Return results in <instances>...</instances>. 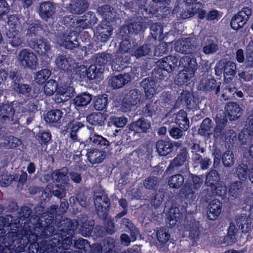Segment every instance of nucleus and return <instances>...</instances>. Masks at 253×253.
<instances>
[{"label": "nucleus", "instance_id": "nucleus-1", "mask_svg": "<svg viewBox=\"0 0 253 253\" xmlns=\"http://www.w3.org/2000/svg\"><path fill=\"white\" fill-rule=\"evenodd\" d=\"M17 62L25 69H34L38 65L36 54L29 49H21L16 56Z\"/></svg>", "mask_w": 253, "mask_h": 253}, {"label": "nucleus", "instance_id": "nucleus-2", "mask_svg": "<svg viewBox=\"0 0 253 253\" xmlns=\"http://www.w3.org/2000/svg\"><path fill=\"white\" fill-rule=\"evenodd\" d=\"M235 220L238 228L242 232L247 233L253 228V206L250 207V214L248 216L244 214L237 215Z\"/></svg>", "mask_w": 253, "mask_h": 253}, {"label": "nucleus", "instance_id": "nucleus-3", "mask_svg": "<svg viewBox=\"0 0 253 253\" xmlns=\"http://www.w3.org/2000/svg\"><path fill=\"white\" fill-rule=\"evenodd\" d=\"M29 45L40 55L49 57L52 54L51 46L49 42L43 38L30 41Z\"/></svg>", "mask_w": 253, "mask_h": 253}, {"label": "nucleus", "instance_id": "nucleus-4", "mask_svg": "<svg viewBox=\"0 0 253 253\" xmlns=\"http://www.w3.org/2000/svg\"><path fill=\"white\" fill-rule=\"evenodd\" d=\"M252 14V10L248 7L243 8L237 14L234 15L230 22L232 29L237 30L243 27L249 19Z\"/></svg>", "mask_w": 253, "mask_h": 253}, {"label": "nucleus", "instance_id": "nucleus-5", "mask_svg": "<svg viewBox=\"0 0 253 253\" xmlns=\"http://www.w3.org/2000/svg\"><path fill=\"white\" fill-rule=\"evenodd\" d=\"M202 8L203 5L201 3H192L191 4L186 6L185 8L181 11L180 16L182 19H187L198 14L199 17L203 19L205 17L206 13Z\"/></svg>", "mask_w": 253, "mask_h": 253}, {"label": "nucleus", "instance_id": "nucleus-6", "mask_svg": "<svg viewBox=\"0 0 253 253\" xmlns=\"http://www.w3.org/2000/svg\"><path fill=\"white\" fill-rule=\"evenodd\" d=\"M94 203L98 214L103 217H106L110 208V200L108 197L104 194L95 195Z\"/></svg>", "mask_w": 253, "mask_h": 253}, {"label": "nucleus", "instance_id": "nucleus-7", "mask_svg": "<svg viewBox=\"0 0 253 253\" xmlns=\"http://www.w3.org/2000/svg\"><path fill=\"white\" fill-rule=\"evenodd\" d=\"M196 48L194 41L187 38L177 40L174 43V49L182 54H190L194 52Z\"/></svg>", "mask_w": 253, "mask_h": 253}, {"label": "nucleus", "instance_id": "nucleus-8", "mask_svg": "<svg viewBox=\"0 0 253 253\" xmlns=\"http://www.w3.org/2000/svg\"><path fill=\"white\" fill-rule=\"evenodd\" d=\"M57 11V5L50 1L41 3L39 6V14L43 20L47 21L53 18Z\"/></svg>", "mask_w": 253, "mask_h": 253}, {"label": "nucleus", "instance_id": "nucleus-9", "mask_svg": "<svg viewBox=\"0 0 253 253\" xmlns=\"http://www.w3.org/2000/svg\"><path fill=\"white\" fill-rule=\"evenodd\" d=\"M140 84L144 90L146 98L148 99L152 98L164 87V85L157 84L150 78L144 79Z\"/></svg>", "mask_w": 253, "mask_h": 253}, {"label": "nucleus", "instance_id": "nucleus-10", "mask_svg": "<svg viewBox=\"0 0 253 253\" xmlns=\"http://www.w3.org/2000/svg\"><path fill=\"white\" fill-rule=\"evenodd\" d=\"M78 36L75 32H71L67 35L59 36L56 38V42L60 46L65 48L72 49L79 45L77 41Z\"/></svg>", "mask_w": 253, "mask_h": 253}, {"label": "nucleus", "instance_id": "nucleus-11", "mask_svg": "<svg viewBox=\"0 0 253 253\" xmlns=\"http://www.w3.org/2000/svg\"><path fill=\"white\" fill-rule=\"evenodd\" d=\"M141 97V92L138 89H131L125 95L123 98V106L127 111L130 109L131 106H134L140 102Z\"/></svg>", "mask_w": 253, "mask_h": 253}, {"label": "nucleus", "instance_id": "nucleus-12", "mask_svg": "<svg viewBox=\"0 0 253 253\" xmlns=\"http://www.w3.org/2000/svg\"><path fill=\"white\" fill-rule=\"evenodd\" d=\"M219 181V176L217 172L215 170L210 171L206 176L205 184L210 187L212 192L216 194H224L226 191V188L225 186L222 187L220 193L216 191L217 189V185Z\"/></svg>", "mask_w": 253, "mask_h": 253}, {"label": "nucleus", "instance_id": "nucleus-13", "mask_svg": "<svg viewBox=\"0 0 253 253\" xmlns=\"http://www.w3.org/2000/svg\"><path fill=\"white\" fill-rule=\"evenodd\" d=\"M55 63L57 68L64 71H71L75 68V61L69 55L58 54Z\"/></svg>", "mask_w": 253, "mask_h": 253}, {"label": "nucleus", "instance_id": "nucleus-14", "mask_svg": "<svg viewBox=\"0 0 253 253\" xmlns=\"http://www.w3.org/2000/svg\"><path fill=\"white\" fill-rule=\"evenodd\" d=\"M192 183L191 185H187L185 188L181 189V192L187 198H192L193 195L199 188L201 186L203 180L200 176L193 175L192 177Z\"/></svg>", "mask_w": 253, "mask_h": 253}, {"label": "nucleus", "instance_id": "nucleus-15", "mask_svg": "<svg viewBox=\"0 0 253 253\" xmlns=\"http://www.w3.org/2000/svg\"><path fill=\"white\" fill-rule=\"evenodd\" d=\"M177 58L174 56H168L159 60L157 64L160 67L168 73H172L177 63Z\"/></svg>", "mask_w": 253, "mask_h": 253}, {"label": "nucleus", "instance_id": "nucleus-16", "mask_svg": "<svg viewBox=\"0 0 253 253\" xmlns=\"http://www.w3.org/2000/svg\"><path fill=\"white\" fill-rule=\"evenodd\" d=\"M113 30V28L107 24L106 21H102L96 27L98 39L102 42H107L112 36Z\"/></svg>", "mask_w": 253, "mask_h": 253}, {"label": "nucleus", "instance_id": "nucleus-17", "mask_svg": "<svg viewBox=\"0 0 253 253\" xmlns=\"http://www.w3.org/2000/svg\"><path fill=\"white\" fill-rule=\"evenodd\" d=\"M222 211V204L219 200L214 199L209 204L207 211L208 218L214 220L220 215Z\"/></svg>", "mask_w": 253, "mask_h": 253}, {"label": "nucleus", "instance_id": "nucleus-18", "mask_svg": "<svg viewBox=\"0 0 253 253\" xmlns=\"http://www.w3.org/2000/svg\"><path fill=\"white\" fill-rule=\"evenodd\" d=\"M131 80L130 73L120 74L111 77L109 80V84L114 89L119 88L128 83Z\"/></svg>", "mask_w": 253, "mask_h": 253}, {"label": "nucleus", "instance_id": "nucleus-19", "mask_svg": "<svg viewBox=\"0 0 253 253\" xmlns=\"http://www.w3.org/2000/svg\"><path fill=\"white\" fill-rule=\"evenodd\" d=\"M225 112L230 120H235L241 117L242 109L237 103L230 102L225 105Z\"/></svg>", "mask_w": 253, "mask_h": 253}, {"label": "nucleus", "instance_id": "nucleus-20", "mask_svg": "<svg viewBox=\"0 0 253 253\" xmlns=\"http://www.w3.org/2000/svg\"><path fill=\"white\" fill-rule=\"evenodd\" d=\"M150 126V122L142 118L132 122L129 126V129L134 133H140L147 132Z\"/></svg>", "mask_w": 253, "mask_h": 253}, {"label": "nucleus", "instance_id": "nucleus-21", "mask_svg": "<svg viewBox=\"0 0 253 253\" xmlns=\"http://www.w3.org/2000/svg\"><path fill=\"white\" fill-rule=\"evenodd\" d=\"M188 153L185 150H182L181 152L176 156V157L171 162L168 167L169 170L173 169H178L180 167L185 166L186 167V162L187 161Z\"/></svg>", "mask_w": 253, "mask_h": 253}, {"label": "nucleus", "instance_id": "nucleus-22", "mask_svg": "<svg viewBox=\"0 0 253 253\" xmlns=\"http://www.w3.org/2000/svg\"><path fill=\"white\" fill-rule=\"evenodd\" d=\"M173 144L171 141L160 140L156 143L157 152L160 156H166L172 152Z\"/></svg>", "mask_w": 253, "mask_h": 253}, {"label": "nucleus", "instance_id": "nucleus-23", "mask_svg": "<svg viewBox=\"0 0 253 253\" xmlns=\"http://www.w3.org/2000/svg\"><path fill=\"white\" fill-rule=\"evenodd\" d=\"M88 161L93 164L102 163L106 157V153L103 151L97 149H88L86 153Z\"/></svg>", "mask_w": 253, "mask_h": 253}, {"label": "nucleus", "instance_id": "nucleus-24", "mask_svg": "<svg viewBox=\"0 0 253 253\" xmlns=\"http://www.w3.org/2000/svg\"><path fill=\"white\" fill-rule=\"evenodd\" d=\"M236 74V65L232 61L226 62L223 67V75L225 82L229 83Z\"/></svg>", "mask_w": 253, "mask_h": 253}, {"label": "nucleus", "instance_id": "nucleus-25", "mask_svg": "<svg viewBox=\"0 0 253 253\" xmlns=\"http://www.w3.org/2000/svg\"><path fill=\"white\" fill-rule=\"evenodd\" d=\"M146 28V22L142 18L130 22L125 27V29L127 30L128 34H136L141 31H143Z\"/></svg>", "mask_w": 253, "mask_h": 253}, {"label": "nucleus", "instance_id": "nucleus-26", "mask_svg": "<svg viewBox=\"0 0 253 253\" xmlns=\"http://www.w3.org/2000/svg\"><path fill=\"white\" fill-rule=\"evenodd\" d=\"M198 88L200 90L206 91H210L216 89V94L219 90V87L217 85L216 81L212 78H202L199 84Z\"/></svg>", "mask_w": 253, "mask_h": 253}, {"label": "nucleus", "instance_id": "nucleus-27", "mask_svg": "<svg viewBox=\"0 0 253 253\" xmlns=\"http://www.w3.org/2000/svg\"><path fill=\"white\" fill-rule=\"evenodd\" d=\"M98 13L106 21L109 22L116 18L117 17L116 12L114 11V8H112L109 5H104L99 7L97 9Z\"/></svg>", "mask_w": 253, "mask_h": 253}, {"label": "nucleus", "instance_id": "nucleus-28", "mask_svg": "<svg viewBox=\"0 0 253 253\" xmlns=\"http://www.w3.org/2000/svg\"><path fill=\"white\" fill-rule=\"evenodd\" d=\"M74 92V88L72 86H62L59 88L56 95L58 98L55 100L58 103L68 100L73 96Z\"/></svg>", "mask_w": 253, "mask_h": 253}, {"label": "nucleus", "instance_id": "nucleus-29", "mask_svg": "<svg viewBox=\"0 0 253 253\" xmlns=\"http://www.w3.org/2000/svg\"><path fill=\"white\" fill-rule=\"evenodd\" d=\"M219 50L217 41L213 38L207 37L203 45V52L206 54H212Z\"/></svg>", "mask_w": 253, "mask_h": 253}, {"label": "nucleus", "instance_id": "nucleus-30", "mask_svg": "<svg viewBox=\"0 0 253 253\" xmlns=\"http://www.w3.org/2000/svg\"><path fill=\"white\" fill-rule=\"evenodd\" d=\"M15 111L13 107L9 104H3L0 106V119L3 122H7L13 120Z\"/></svg>", "mask_w": 253, "mask_h": 253}, {"label": "nucleus", "instance_id": "nucleus-31", "mask_svg": "<svg viewBox=\"0 0 253 253\" xmlns=\"http://www.w3.org/2000/svg\"><path fill=\"white\" fill-rule=\"evenodd\" d=\"M84 127V125L81 122H73L69 124L67 129V132L69 133L70 138L74 142L80 141V138L77 133Z\"/></svg>", "mask_w": 253, "mask_h": 253}, {"label": "nucleus", "instance_id": "nucleus-32", "mask_svg": "<svg viewBox=\"0 0 253 253\" xmlns=\"http://www.w3.org/2000/svg\"><path fill=\"white\" fill-rule=\"evenodd\" d=\"M88 4L85 0H76L70 4V10L73 14H80L88 8Z\"/></svg>", "mask_w": 253, "mask_h": 253}, {"label": "nucleus", "instance_id": "nucleus-33", "mask_svg": "<svg viewBox=\"0 0 253 253\" xmlns=\"http://www.w3.org/2000/svg\"><path fill=\"white\" fill-rule=\"evenodd\" d=\"M197 65L196 59L185 56L180 59L178 66L179 68H182L183 69L196 71Z\"/></svg>", "mask_w": 253, "mask_h": 253}, {"label": "nucleus", "instance_id": "nucleus-34", "mask_svg": "<svg viewBox=\"0 0 253 253\" xmlns=\"http://www.w3.org/2000/svg\"><path fill=\"white\" fill-rule=\"evenodd\" d=\"M187 116L186 112L181 110L177 113L175 119V123L184 131H186L189 127V122Z\"/></svg>", "mask_w": 253, "mask_h": 253}, {"label": "nucleus", "instance_id": "nucleus-35", "mask_svg": "<svg viewBox=\"0 0 253 253\" xmlns=\"http://www.w3.org/2000/svg\"><path fill=\"white\" fill-rule=\"evenodd\" d=\"M65 224L64 228L61 230L63 232L66 233L68 236L65 238L64 241L66 240L68 242V244L71 245L72 243L71 237L74 235L75 230L77 228V225L70 219H67Z\"/></svg>", "mask_w": 253, "mask_h": 253}, {"label": "nucleus", "instance_id": "nucleus-36", "mask_svg": "<svg viewBox=\"0 0 253 253\" xmlns=\"http://www.w3.org/2000/svg\"><path fill=\"white\" fill-rule=\"evenodd\" d=\"M89 142H91L92 145L98 146L99 147H107L109 145V142L106 138L103 137L101 135H98L95 133H91L88 138Z\"/></svg>", "mask_w": 253, "mask_h": 253}, {"label": "nucleus", "instance_id": "nucleus-37", "mask_svg": "<svg viewBox=\"0 0 253 253\" xmlns=\"http://www.w3.org/2000/svg\"><path fill=\"white\" fill-rule=\"evenodd\" d=\"M192 165L194 168L200 167L202 169H207L211 164V161L208 158H202L201 156L192 157Z\"/></svg>", "mask_w": 253, "mask_h": 253}, {"label": "nucleus", "instance_id": "nucleus-38", "mask_svg": "<svg viewBox=\"0 0 253 253\" xmlns=\"http://www.w3.org/2000/svg\"><path fill=\"white\" fill-rule=\"evenodd\" d=\"M151 80L154 81L157 84L164 85L163 81H166L168 79L167 75L166 74V71L158 67V69H155L152 72V76L150 78Z\"/></svg>", "mask_w": 253, "mask_h": 253}, {"label": "nucleus", "instance_id": "nucleus-39", "mask_svg": "<svg viewBox=\"0 0 253 253\" xmlns=\"http://www.w3.org/2000/svg\"><path fill=\"white\" fill-rule=\"evenodd\" d=\"M245 186V183L242 181L233 182L229 187V194L233 197L237 198L241 194Z\"/></svg>", "mask_w": 253, "mask_h": 253}, {"label": "nucleus", "instance_id": "nucleus-40", "mask_svg": "<svg viewBox=\"0 0 253 253\" xmlns=\"http://www.w3.org/2000/svg\"><path fill=\"white\" fill-rule=\"evenodd\" d=\"M86 120L91 125L102 126L104 124L105 118L101 113H93L86 117Z\"/></svg>", "mask_w": 253, "mask_h": 253}, {"label": "nucleus", "instance_id": "nucleus-41", "mask_svg": "<svg viewBox=\"0 0 253 253\" xmlns=\"http://www.w3.org/2000/svg\"><path fill=\"white\" fill-rule=\"evenodd\" d=\"M212 126L211 120L209 118H206L202 122L198 132L202 135H209L211 133Z\"/></svg>", "mask_w": 253, "mask_h": 253}, {"label": "nucleus", "instance_id": "nucleus-42", "mask_svg": "<svg viewBox=\"0 0 253 253\" xmlns=\"http://www.w3.org/2000/svg\"><path fill=\"white\" fill-rule=\"evenodd\" d=\"M92 100L91 95L89 93H83L76 96L73 100L74 103L77 106H84L88 105Z\"/></svg>", "mask_w": 253, "mask_h": 253}, {"label": "nucleus", "instance_id": "nucleus-43", "mask_svg": "<svg viewBox=\"0 0 253 253\" xmlns=\"http://www.w3.org/2000/svg\"><path fill=\"white\" fill-rule=\"evenodd\" d=\"M51 71L47 69H42L35 73V81L39 84H43L50 77Z\"/></svg>", "mask_w": 253, "mask_h": 253}, {"label": "nucleus", "instance_id": "nucleus-44", "mask_svg": "<svg viewBox=\"0 0 253 253\" xmlns=\"http://www.w3.org/2000/svg\"><path fill=\"white\" fill-rule=\"evenodd\" d=\"M195 71L182 69L177 78V82L180 85L186 83L194 77Z\"/></svg>", "mask_w": 253, "mask_h": 253}, {"label": "nucleus", "instance_id": "nucleus-45", "mask_svg": "<svg viewBox=\"0 0 253 253\" xmlns=\"http://www.w3.org/2000/svg\"><path fill=\"white\" fill-rule=\"evenodd\" d=\"M7 36L8 38L10 39L9 40V43L13 47H19L21 46L23 42L22 37L17 33V31L12 32L10 30L7 33Z\"/></svg>", "mask_w": 253, "mask_h": 253}, {"label": "nucleus", "instance_id": "nucleus-46", "mask_svg": "<svg viewBox=\"0 0 253 253\" xmlns=\"http://www.w3.org/2000/svg\"><path fill=\"white\" fill-rule=\"evenodd\" d=\"M66 171H63L61 170H55L52 173L53 179L57 183L62 184H67L69 179L67 175Z\"/></svg>", "mask_w": 253, "mask_h": 253}, {"label": "nucleus", "instance_id": "nucleus-47", "mask_svg": "<svg viewBox=\"0 0 253 253\" xmlns=\"http://www.w3.org/2000/svg\"><path fill=\"white\" fill-rule=\"evenodd\" d=\"M62 116V112L60 110L49 111L44 117L46 122L49 123L58 122Z\"/></svg>", "mask_w": 253, "mask_h": 253}, {"label": "nucleus", "instance_id": "nucleus-48", "mask_svg": "<svg viewBox=\"0 0 253 253\" xmlns=\"http://www.w3.org/2000/svg\"><path fill=\"white\" fill-rule=\"evenodd\" d=\"M184 181L183 176L180 174H176L169 178V185L171 188L177 189L181 187Z\"/></svg>", "mask_w": 253, "mask_h": 253}, {"label": "nucleus", "instance_id": "nucleus-49", "mask_svg": "<svg viewBox=\"0 0 253 253\" xmlns=\"http://www.w3.org/2000/svg\"><path fill=\"white\" fill-rule=\"evenodd\" d=\"M7 24L9 26V30L12 32L18 31L17 28L20 27L21 18L15 15H11L8 17Z\"/></svg>", "mask_w": 253, "mask_h": 253}, {"label": "nucleus", "instance_id": "nucleus-50", "mask_svg": "<svg viewBox=\"0 0 253 253\" xmlns=\"http://www.w3.org/2000/svg\"><path fill=\"white\" fill-rule=\"evenodd\" d=\"M112 59L111 54L107 53H99L96 54L95 63L98 66L104 67V65L109 62H111Z\"/></svg>", "mask_w": 253, "mask_h": 253}, {"label": "nucleus", "instance_id": "nucleus-51", "mask_svg": "<svg viewBox=\"0 0 253 253\" xmlns=\"http://www.w3.org/2000/svg\"><path fill=\"white\" fill-rule=\"evenodd\" d=\"M157 110L158 105L156 101H151L142 109V112L146 117H152Z\"/></svg>", "mask_w": 253, "mask_h": 253}, {"label": "nucleus", "instance_id": "nucleus-52", "mask_svg": "<svg viewBox=\"0 0 253 253\" xmlns=\"http://www.w3.org/2000/svg\"><path fill=\"white\" fill-rule=\"evenodd\" d=\"M108 104L107 95L97 96L94 101V107L97 110L102 111L106 108Z\"/></svg>", "mask_w": 253, "mask_h": 253}, {"label": "nucleus", "instance_id": "nucleus-53", "mask_svg": "<svg viewBox=\"0 0 253 253\" xmlns=\"http://www.w3.org/2000/svg\"><path fill=\"white\" fill-rule=\"evenodd\" d=\"M222 161L225 167H231L233 166L235 159L233 152L229 150L226 151L222 155Z\"/></svg>", "mask_w": 253, "mask_h": 253}, {"label": "nucleus", "instance_id": "nucleus-54", "mask_svg": "<svg viewBox=\"0 0 253 253\" xmlns=\"http://www.w3.org/2000/svg\"><path fill=\"white\" fill-rule=\"evenodd\" d=\"M122 224L125 225L130 230L132 239L133 241L135 240L139 234V231L131 221L128 218H124L122 220Z\"/></svg>", "mask_w": 253, "mask_h": 253}, {"label": "nucleus", "instance_id": "nucleus-55", "mask_svg": "<svg viewBox=\"0 0 253 253\" xmlns=\"http://www.w3.org/2000/svg\"><path fill=\"white\" fill-rule=\"evenodd\" d=\"M179 216V210L177 207H171L167 214V218L169 221V224L172 225L176 224Z\"/></svg>", "mask_w": 253, "mask_h": 253}, {"label": "nucleus", "instance_id": "nucleus-56", "mask_svg": "<svg viewBox=\"0 0 253 253\" xmlns=\"http://www.w3.org/2000/svg\"><path fill=\"white\" fill-rule=\"evenodd\" d=\"M57 83L53 80H50L46 83L44 86V93L47 96H51L56 91Z\"/></svg>", "mask_w": 253, "mask_h": 253}, {"label": "nucleus", "instance_id": "nucleus-57", "mask_svg": "<svg viewBox=\"0 0 253 253\" xmlns=\"http://www.w3.org/2000/svg\"><path fill=\"white\" fill-rule=\"evenodd\" d=\"M177 103H185L188 108H192V98L190 93L187 91H182L176 101Z\"/></svg>", "mask_w": 253, "mask_h": 253}, {"label": "nucleus", "instance_id": "nucleus-58", "mask_svg": "<svg viewBox=\"0 0 253 253\" xmlns=\"http://www.w3.org/2000/svg\"><path fill=\"white\" fill-rule=\"evenodd\" d=\"M151 34L155 40H160L163 34V27L160 23H154L150 27Z\"/></svg>", "mask_w": 253, "mask_h": 253}, {"label": "nucleus", "instance_id": "nucleus-59", "mask_svg": "<svg viewBox=\"0 0 253 253\" xmlns=\"http://www.w3.org/2000/svg\"><path fill=\"white\" fill-rule=\"evenodd\" d=\"M93 224V221H85L83 223L80 229L82 235L84 237L89 236L92 232Z\"/></svg>", "mask_w": 253, "mask_h": 253}, {"label": "nucleus", "instance_id": "nucleus-60", "mask_svg": "<svg viewBox=\"0 0 253 253\" xmlns=\"http://www.w3.org/2000/svg\"><path fill=\"white\" fill-rule=\"evenodd\" d=\"M222 139H224L226 143H232L236 139V135L234 131L229 127H226L224 130Z\"/></svg>", "mask_w": 253, "mask_h": 253}, {"label": "nucleus", "instance_id": "nucleus-61", "mask_svg": "<svg viewBox=\"0 0 253 253\" xmlns=\"http://www.w3.org/2000/svg\"><path fill=\"white\" fill-rule=\"evenodd\" d=\"M151 51L149 45L144 44L135 50L133 54L135 57L138 58L148 55Z\"/></svg>", "mask_w": 253, "mask_h": 253}, {"label": "nucleus", "instance_id": "nucleus-62", "mask_svg": "<svg viewBox=\"0 0 253 253\" xmlns=\"http://www.w3.org/2000/svg\"><path fill=\"white\" fill-rule=\"evenodd\" d=\"M13 88L16 92L23 94L29 93L31 90V87L29 84H17L16 82L14 83Z\"/></svg>", "mask_w": 253, "mask_h": 253}, {"label": "nucleus", "instance_id": "nucleus-63", "mask_svg": "<svg viewBox=\"0 0 253 253\" xmlns=\"http://www.w3.org/2000/svg\"><path fill=\"white\" fill-rule=\"evenodd\" d=\"M158 184V178L155 176H149L143 181L144 186L147 189H154Z\"/></svg>", "mask_w": 253, "mask_h": 253}, {"label": "nucleus", "instance_id": "nucleus-64", "mask_svg": "<svg viewBox=\"0 0 253 253\" xmlns=\"http://www.w3.org/2000/svg\"><path fill=\"white\" fill-rule=\"evenodd\" d=\"M13 180H16L15 176L8 174L7 172L3 173L0 176V184L2 187L7 186Z\"/></svg>", "mask_w": 253, "mask_h": 253}]
</instances>
